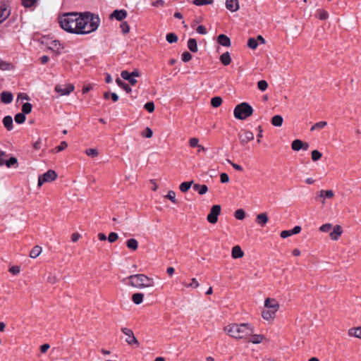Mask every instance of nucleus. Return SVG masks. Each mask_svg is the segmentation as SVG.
Masks as SVG:
<instances>
[{
    "instance_id": "1a4fd4ad",
    "label": "nucleus",
    "mask_w": 361,
    "mask_h": 361,
    "mask_svg": "<svg viewBox=\"0 0 361 361\" xmlns=\"http://www.w3.org/2000/svg\"><path fill=\"white\" fill-rule=\"evenodd\" d=\"M221 212V206L219 204L213 205L207 215V219L210 224H216L218 221V216Z\"/></svg>"
},
{
    "instance_id": "0eeeda50",
    "label": "nucleus",
    "mask_w": 361,
    "mask_h": 361,
    "mask_svg": "<svg viewBox=\"0 0 361 361\" xmlns=\"http://www.w3.org/2000/svg\"><path fill=\"white\" fill-rule=\"evenodd\" d=\"M121 331L126 336V342L128 345H135L136 346L139 345L138 340L136 338L131 329L126 327H122Z\"/></svg>"
},
{
    "instance_id": "4c0bfd02",
    "label": "nucleus",
    "mask_w": 361,
    "mask_h": 361,
    "mask_svg": "<svg viewBox=\"0 0 361 361\" xmlns=\"http://www.w3.org/2000/svg\"><path fill=\"white\" fill-rule=\"evenodd\" d=\"M311 157L313 161H317L322 158V154L319 150L314 149L312 151Z\"/></svg>"
},
{
    "instance_id": "680f3d73",
    "label": "nucleus",
    "mask_w": 361,
    "mask_h": 361,
    "mask_svg": "<svg viewBox=\"0 0 361 361\" xmlns=\"http://www.w3.org/2000/svg\"><path fill=\"white\" fill-rule=\"evenodd\" d=\"M220 180L222 183H226L229 181V177L227 173H222L220 175Z\"/></svg>"
},
{
    "instance_id": "7c9ffc66",
    "label": "nucleus",
    "mask_w": 361,
    "mask_h": 361,
    "mask_svg": "<svg viewBox=\"0 0 361 361\" xmlns=\"http://www.w3.org/2000/svg\"><path fill=\"white\" fill-rule=\"evenodd\" d=\"M192 183L193 180L183 182L180 185L179 188L182 192H186L189 190Z\"/></svg>"
},
{
    "instance_id": "774afa93",
    "label": "nucleus",
    "mask_w": 361,
    "mask_h": 361,
    "mask_svg": "<svg viewBox=\"0 0 361 361\" xmlns=\"http://www.w3.org/2000/svg\"><path fill=\"white\" fill-rule=\"evenodd\" d=\"M121 76L124 79L128 80L131 77L130 73L127 71H123L121 73Z\"/></svg>"
},
{
    "instance_id": "412c9836",
    "label": "nucleus",
    "mask_w": 361,
    "mask_h": 361,
    "mask_svg": "<svg viewBox=\"0 0 361 361\" xmlns=\"http://www.w3.org/2000/svg\"><path fill=\"white\" fill-rule=\"evenodd\" d=\"M220 61L224 66H228L231 63V54L228 51L223 53L219 58Z\"/></svg>"
},
{
    "instance_id": "e433bc0d",
    "label": "nucleus",
    "mask_w": 361,
    "mask_h": 361,
    "mask_svg": "<svg viewBox=\"0 0 361 361\" xmlns=\"http://www.w3.org/2000/svg\"><path fill=\"white\" fill-rule=\"evenodd\" d=\"M166 39L170 44L175 43L178 40V37L176 34L171 32L166 35Z\"/></svg>"
},
{
    "instance_id": "69168bd1",
    "label": "nucleus",
    "mask_w": 361,
    "mask_h": 361,
    "mask_svg": "<svg viewBox=\"0 0 361 361\" xmlns=\"http://www.w3.org/2000/svg\"><path fill=\"white\" fill-rule=\"evenodd\" d=\"M196 31L197 33L201 35H205L207 33L206 27L203 25H199L197 27Z\"/></svg>"
},
{
    "instance_id": "de8ad7c7",
    "label": "nucleus",
    "mask_w": 361,
    "mask_h": 361,
    "mask_svg": "<svg viewBox=\"0 0 361 361\" xmlns=\"http://www.w3.org/2000/svg\"><path fill=\"white\" fill-rule=\"evenodd\" d=\"M4 164L8 168L11 167L18 164V160L16 157H11L8 160L4 161Z\"/></svg>"
},
{
    "instance_id": "58836bf2",
    "label": "nucleus",
    "mask_w": 361,
    "mask_h": 361,
    "mask_svg": "<svg viewBox=\"0 0 361 361\" xmlns=\"http://www.w3.org/2000/svg\"><path fill=\"white\" fill-rule=\"evenodd\" d=\"M235 217L237 219L243 220L245 217V212L243 209H238L235 212Z\"/></svg>"
},
{
    "instance_id": "c9c22d12",
    "label": "nucleus",
    "mask_w": 361,
    "mask_h": 361,
    "mask_svg": "<svg viewBox=\"0 0 361 361\" xmlns=\"http://www.w3.org/2000/svg\"><path fill=\"white\" fill-rule=\"evenodd\" d=\"M214 0H193L192 4L195 6H204L212 4Z\"/></svg>"
},
{
    "instance_id": "79ce46f5",
    "label": "nucleus",
    "mask_w": 361,
    "mask_h": 361,
    "mask_svg": "<svg viewBox=\"0 0 361 361\" xmlns=\"http://www.w3.org/2000/svg\"><path fill=\"white\" fill-rule=\"evenodd\" d=\"M247 46L252 49H255L258 46L257 40L255 38H250L247 41Z\"/></svg>"
},
{
    "instance_id": "09e8293b",
    "label": "nucleus",
    "mask_w": 361,
    "mask_h": 361,
    "mask_svg": "<svg viewBox=\"0 0 361 361\" xmlns=\"http://www.w3.org/2000/svg\"><path fill=\"white\" fill-rule=\"evenodd\" d=\"M333 228H334V226H332L331 224L327 223V224H323L322 226H321L319 227V231L322 232H329Z\"/></svg>"
},
{
    "instance_id": "423d86ee",
    "label": "nucleus",
    "mask_w": 361,
    "mask_h": 361,
    "mask_svg": "<svg viewBox=\"0 0 361 361\" xmlns=\"http://www.w3.org/2000/svg\"><path fill=\"white\" fill-rule=\"evenodd\" d=\"M57 178V173L55 171L49 169L38 178V187H41L44 183L52 182Z\"/></svg>"
},
{
    "instance_id": "b1692460",
    "label": "nucleus",
    "mask_w": 361,
    "mask_h": 361,
    "mask_svg": "<svg viewBox=\"0 0 361 361\" xmlns=\"http://www.w3.org/2000/svg\"><path fill=\"white\" fill-rule=\"evenodd\" d=\"M188 48L194 53L198 51L197 43L195 39L190 38L188 41Z\"/></svg>"
},
{
    "instance_id": "7ed1b4c3",
    "label": "nucleus",
    "mask_w": 361,
    "mask_h": 361,
    "mask_svg": "<svg viewBox=\"0 0 361 361\" xmlns=\"http://www.w3.org/2000/svg\"><path fill=\"white\" fill-rule=\"evenodd\" d=\"M264 310L261 316L265 321L272 322L276 318V314L280 308V304L274 298H267L264 300Z\"/></svg>"
},
{
    "instance_id": "6e6552de",
    "label": "nucleus",
    "mask_w": 361,
    "mask_h": 361,
    "mask_svg": "<svg viewBox=\"0 0 361 361\" xmlns=\"http://www.w3.org/2000/svg\"><path fill=\"white\" fill-rule=\"evenodd\" d=\"M75 87L73 84H58L55 87V91L61 96L69 95Z\"/></svg>"
},
{
    "instance_id": "ea45409f",
    "label": "nucleus",
    "mask_w": 361,
    "mask_h": 361,
    "mask_svg": "<svg viewBox=\"0 0 361 361\" xmlns=\"http://www.w3.org/2000/svg\"><path fill=\"white\" fill-rule=\"evenodd\" d=\"M32 106L30 103H25L22 106V111L24 114H30L32 111Z\"/></svg>"
},
{
    "instance_id": "9d476101",
    "label": "nucleus",
    "mask_w": 361,
    "mask_h": 361,
    "mask_svg": "<svg viewBox=\"0 0 361 361\" xmlns=\"http://www.w3.org/2000/svg\"><path fill=\"white\" fill-rule=\"evenodd\" d=\"M240 145H246L249 142L254 140V133L248 130H242L238 134Z\"/></svg>"
},
{
    "instance_id": "a18cd8bd",
    "label": "nucleus",
    "mask_w": 361,
    "mask_h": 361,
    "mask_svg": "<svg viewBox=\"0 0 361 361\" xmlns=\"http://www.w3.org/2000/svg\"><path fill=\"white\" fill-rule=\"evenodd\" d=\"M12 68V65L0 59V69L3 71L10 70Z\"/></svg>"
},
{
    "instance_id": "a878e982",
    "label": "nucleus",
    "mask_w": 361,
    "mask_h": 361,
    "mask_svg": "<svg viewBox=\"0 0 361 361\" xmlns=\"http://www.w3.org/2000/svg\"><path fill=\"white\" fill-rule=\"evenodd\" d=\"M283 117L280 115H276L271 118V123L274 126L281 127L283 124Z\"/></svg>"
},
{
    "instance_id": "4d7b16f0",
    "label": "nucleus",
    "mask_w": 361,
    "mask_h": 361,
    "mask_svg": "<svg viewBox=\"0 0 361 361\" xmlns=\"http://www.w3.org/2000/svg\"><path fill=\"white\" fill-rule=\"evenodd\" d=\"M189 144L191 147H195L199 145V140L196 137H192L189 140Z\"/></svg>"
},
{
    "instance_id": "603ef678",
    "label": "nucleus",
    "mask_w": 361,
    "mask_h": 361,
    "mask_svg": "<svg viewBox=\"0 0 361 361\" xmlns=\"http://www.w3.org/2000/svg\"><path fill=\"white\" fill-rule=\"evenodd\" d=\"M192 54L188 51H185L182 54V61L183 62H188L192 59Z\"/></svg>"
},
{
    "instance_id": "cd10ccee",
    "label": "nucleus",
    "mask_w": 361,
    "mask_h": 361,
    "mask_svg": "<svg viewBox=\"0 0 361 361\" xmlns=\"http://www.w3.org/2000/svg\"><path fill=\"white\" fill-rule=\"evenodd\" d=\"M3 123L8 130H11L13 129V118L11 116H5L3 119Z\"/></svg>"
},
{
    "instance_id": "393cba45",
    "label": "nucleus",
    "mask_w": 361,
    "mask_h": 361,
    "mask_svg": "<svg viewBox=\"0 0 361 361\" xmlns=\"http://www.w3.org/2000/svg\"><path fill=\"white\" fill-rule=\"evenodd\" d=\"M42 248L39 245H35L30 251V257L32 259H35L37 257L39 256V255L42 253Z\"/></svg>"
},
{
    "instance_id": "37998d69",
    "label": "nucleus",
    "mask_w": 361,
    "mask_h": 361,
    "mask_svg": "<svg viewBox=\"0 0 361 361\" xmlns=\"http://www.w3.org/2000/svg\"><path fill=\"white\" fill-rule=\"evenodd\" d=\"M257 87L261 91H265L268 87V83L266 80H262L257 82Z\"/></svg>"
},
{
    "instance_id": "f03ea898",
    "label": "nucleus",
    "mask_w": 361,
    "mask_h": 361,
    "mask_svg": "<svg viewBox=\"0 0 361 361\" xmlns=\"http://www.w3.org/2000/svg\"><path fill=\"white\" fill-rule=\"evenodd\" d=\"M224 331L235 339L247 340L253 333L254 327L250 323H232L226 326Z\"/></svg>"
},
{
    "instance_id": "20e7f679",
    "label": "nucleus",
    "mask_w": 361,
    "mask_h": 361,
    "mask_svg": "<svg viewBox=\"0 0 361 361\" xmlns=\"http://www.w3.org/2000/svg\"><path fill=\"white\" fill-rule=\"evenodd\" d=\"M129 285L137 288H150L154 286V281L152 278L143 274H137L128 277Z\"/></svg>"
},
{
    "instance_id": "f8f14e48",
    "label": "nucleus",
    "mask_w": 361,
    "mask_h": 361,
    "mask_svg": "<svg viewBox=\"0 0 361 361\" xmlns=\"http://www.w3.org/2000/svg\"><path fill=\"white\" fill-rule=\"evenodd\" d=\"M11 15V9L8 2H1L0 4V23L7 19Z\"/></svg>"
},
{
    "instance_id": "c85d7f7f",
    "label": "nucleus",
    "mask_w": 361,
    "mask_h": 361,
    "mask_svg": "<svg viewBox=\"0 0 361 361\" xmlns=\"http://www.w3.org/2000/svg\"><path fill=\"white\" fill-rule=\"evenodd\" d=\"M304 147V142L300 140H295L291 144V148L294 151H299Z\"/></svg>"
},
{
    "instance_id": "473e14b6",
    "label": "nucleus",
    "mask_w": 361,
    "mask_h": 361,
    "mask_svg": "<svg viewBox=\"0 0 361 361\" xmlns=\"http://www.w3.org/2000/svg\"><path fill=\"white\" fill-rule=\"evenodd\" d=\"M222 102H223V100H222L221 97L216 96V97L212 98L211 105H212V106H213L214 108H217L221 105Z\"/></svg>"
},
{
    "instance_id": "864d4df0",
    "label": "nucleus",
    "mask_w": 361,
    "mask_h": 361,
    "mask_svg": "<svg viewBox=\"0 0 361 361\" xmlns=\"http://www.w3.org/2000/svg\"><path fill=\"white\" fill-rule=\"evenodd\" d=\"M145 109L149 112L152 113L154 111V104L153 102H147L145 106Z\"/></svg>"
},
{
    "instance_id": "bb28decb",
    "label": "nucleus",
    "mask_w": 361,
    "mask_h": 361,
    "mask_svg": "<svg viewBox=\"0 0 361 361\" xmlns=\"http://www.w3.org/2000/svg\"><path fill=\"white\" fill-rule=\"evenodd\" d=\"M144 294L141 293H136L132 295V301L135 305H140L143 302Z\"/></svg>"
},
{
    "instance_id": "a19ab883",
    "label": "nucleus",
    "mask_w": 361,
    "mask_h": 361,
    "mask_svg": "<svg viewBox=\"0 0 361 361\" xmlns=\"http://www.w3.org/2000/svg\"><path fill=\"white\" fill-rule=\"evenodd\" d=\"M25 121V116L23 113H18L15 116V121L21 124Z\"/></svg>"
},
{
    "instance_id": "5fc2aeb1",
    "label": "nucleus",
    "mask_w": 361,
    "mask_h": 361,
    "mask_svg": "<svg viewBox=\"0 0 361 361\" xmlns=\"http://www.w3.org/2000/svg\"><path fill=\"white\" fill-rule=\"evenodd\" d=\"M121 28L122 30V32L123 34H127L130 31V26L128 24L127 22H123L121 24Z\"/></svg>"
},
{
    "instance_id": "4be33fe9",
    "label": "nucleus",
    "mask_w": 361,
    "mask_h": 361,
    "mask_svg": "<svg viewBox=\"0 0 361 361\" xmlns=\"http://www.w3.org/2000/svg\"><path fill=\"white\" fill-rule=\"evenodd\" d=\"M251 338L248 341L250 343L253 344H259L262 343L264 339L265 336L262 334H251Z\"/></svg>"
},
{
    "instance_id": "f3484780",
    "label": "nucleus",
    "mask_w": 361,
    "mask_h": 361,
    "mask_svg": "<svg viewBox=\"0 0 361 361\" xmlns=\"http://www.w3.org/2000/svg\"><path fill=\"white\" fill-rule=\"evenodd\" d=\"M127 16V12L125 10H115L111 15L110 18H116L117 20H122Z\"/></svg>"
},
{
    "instance_id": "8fccbe9b",
    "label": "nucleus",
    "mask_w": 361,
    "mask_h": 361,
    "mask_svg": "<svg viewBox=\"0 0 361 361\" xmlns=\"http://www.w3.org/2000/svg\"><path fill=\"white\" fill-rule=\"evenodd\" d=\"M141 135H142V136H143L145 137L150 138L152 137L153 131L150 128L147 127L145 129V130L141 133Z\"/></svg>"
},
{
    "instance_id": "ddd939ff",
    "label": "nucleus",
    "mask_w": 361,
    "mask_h": 361,
    "mask_svg": "<svg viewBox=\"0 0 361 361\" xmlns=\"http://www.w3.org/2000/svg\"><path fill=\"white\" fill-rule=\"evenodd\" d=\"M343 231L340 225H336L333 228V231L330 232L329 235L332 240H338L342 235Z\"/></svg>"
},
{
    "instance_id": "bf43d9fd",
    "label": "nucleus",
    "mask_w": 361,
    "mask_h": 361,
    "mask_svg": "<svg viewBox=\"0 0 361 361\" xmlns=\"http://www.w3.org/2000/svg\"><path fill=\"white\" fill-rule=\"evenodd\" d=\"M68 147V143L66 141H62L59 146H57L55 149L56 152H61L65 149Z\"/></svg>"
},
{
    "instance_id": "3c124183",
    "label": "nucleus",
    "mask_w": 361,
    "mask_h": 361,
    "mask_svg": "<svg viewBox=\"0 0 361 361\" xmlns=\"http://www.w3.org/2000/svg\"><path fill=\"white\" fill-rule=\"evenodd\" d=\"M118 235L114 232L110 233L108 236V240L111 243L116 242L118 240Z\"/></svg>"
},
{
    "instance_id": "dca6fc26",
    "label": "nucleus",
    "mask_w": 361,
    "mask_h": 361,
    "mask_svg": "<svg viewBox=\"0 0 361 361\" xmlns=\"http://www.w3.org/2000/svg\"><path fill=\"white\" fill-rule=\"evenodd\" d=\"M348 336L351 338L361 339V326L350 328L348 330Z\"/></svg>"
},
{
    "instance_id": "6e6d98bb",
    "label": "nucleus",
    "mask_w": 361,
    "mask_h": 361,
    "mask_svg": "<svg viewBox=\"0 0 361 361\" xmlns=\"http://www.w3.org/2000/svg\"><path fill=\"white\" fill-rule=\"evenodd\" d=\"M191 281H192L190 283L185 285L186 287L196 288L200 286L198 281H197V279L195 278L192 279Z\"/></svg>"
},
{
    "instance_id": "4468645a",
    "label": "nucleus",
    "mask_w": 361,
    "mask_h": 361,
    "mask_svg": "<svg viewBox=\"0 0 361 361\" xmlns=\"http://www.w3.org/2000/svg\"><path fill=\"white\" fill-rule=\"evenodd\" d=\"M225 6L231 12H235L240 8L238 0H226Z\"/></svg>"
},
{
    "instance_id": "c03bdc74",
    "label": "nucleus",
    "mask_w": 361,
    "mask_h": 361,
    "mask_svg": "<svg viewBox=\"0 0 361 361\" xmlns=\"http://www.w3.org/2000/svg\"><path fill=\"white\" fill-rule=\"evenodd\" d=\"M85 154L89 156V157H91L92 158L94 157H96L98 156L99 154V152L96 149H93V148H90V149H87L86 151H85Z\"/></svg>"
},
{
    "instance_id": "13d9d810",
    "label": "nucleus",
    "mask_w": 361,
    "mask_h": 361,
    "mask_svg": "<svg viewBox=\"0 0 361 361\" xmlns=\"http://www.w3.org/2000/svg\"><path fill=\"white\" fill-rule=\"evenodd\" d=\"M329 17V13L327 11L324 10L319 11V18L320 20H326Z\"/></svg>"
},
{
    "instance_id": "f257e3e1",
    "label": "nucleus",
    "mask_w": 361,
    "mask_h": 361,
    "mask_svg": "<svg viewBox=\"0 0 361 361\" xmlns=\"http://www.w3.org/2000/svg\"><path fill=\"white\" fill-rule=\"evenodd\" d=\"M100 23L99 16L90 11L66 13L59 18L61 27L75 35L90 34L98 29Z\"/></svg>"
},
{
    "instance_id": "2f4dec72",
    "label": "nucleus",
    "mask_w": 361,
    "mask_h": 361,
    "mask_svg": "<svg viewBox=\"0 0 361 361\" xmlns=\"http://www.w3.org/2000/svg\"><path fill=\"white\" fill-rule=\"evenodd\" d=\"M47 281L49 284H55L58 281L57 276L52 272H49L47 276Z\"/></svg>"
},
{
    "instance_id": "72a5a7b5",
    "label": "nucleus",
    "mask_w": 361,
    "mask_h": 361,
    "mask_svg": "<svg viewBox=\"0 0 361 361\" xmlns=\"http://www.w3.org/2000/svg\"><path fill=\"white\" fill-rule=\"evenodd\" d=\"M21 4L26 8L34 6L39 0H20Z\"/></svg>"
},
{
    "instance_id": "39448f33",
    "label": "nucleus",
    "mask_w": 361,
    "mask_h": 361,
    "mask_svg": "<svg viewBox=\"0 0 361 361\" xmlns=\"http://www.w3.org/2000/svg\"><path fill=\"white\" fill-rule=\"evenodd\" d=\"M253 108L247 102H242L238 104L233 110V115L235 118L245 120L253 114Z\"/></svg>"
},
{
    "instance_id": "2eb2a0df",
    "label": "nucleus",
    "mask_w": 361,
    "mask_h": 361,
    "mask_svg": "<svg viewBox=\"0 0 361 361\" xmlns=\"http://www.w3.org/2000/svg\"><path fill=\"white\" fill-rule=\"evenodd\" d=\"M217 42L220 45H221L223 47H229L231 45V42L230 38L224 34H220L217 37Z\"/></svg>"
},
{
    "instance_id": "6ab92c4d",
    "label": "nucleus",
    "mask_w": 361,
    "mask_h": 361,
    "mask_svg": "<svg viewBox=\"0 0 361 361\" xmlns=\"http://www.w3.org/2000/svg\"><path fill=\"white\" fill-rule=\"evenodd\" d=\"M269 221V217L267 213H261L257 215L256 222L261 226H264Z\"/></svg>"
},
{
    "instance_id": "f704fd0d",
    "label": "nucleus",
    "mask_w": 361,
    "mask_h": 361,
    "mask_svg": "<svg viewBox=\"0 0 361 361\" xmlns=\"http://www.w3.org/2000/svg\"><path fill=\"white\" fill-rule=\"evenodd\" d=\"M326 125H327V123L326 121L317 122V123H316L315 124H314L311 127L310 130L311 131H314V130H319V129L324 128V127L326 126Z\"/></svg>"
},
{
    "instance_id": "9b49d317",
    "label": "nucleus",
    "mask_w": 361,
    "mask_h": 361,
    "mask_svg": "<svg viewBox=\"0 0 361 361\" xmlns=\"http://www.w3.org/2000/svg\"><path fill=\"white\" fill-rule=\"evenodd\" d=\"M334 195V192L332 190H321L317 192L316 200L321 201L322 204H324L326 198L332 199Z\"/></svg>"
},
{
    "instance_id": "338daca9",
    "label": "nucleus",
    "mask_w": 361,
    "mask_h": 361,
    "mask_svg": "<svg viewBox=\"0 0 361 361\" xmlns=\"http://www.w3.org/2000/svg\"><path fill=\"white\" fill-rule=\"evenodd\" d=\"M81 237L80 234L78 233H73L71 236V241L73 242V243H75L77 242L80 238Z\"/></svg>"
},
{
    "instance_id": "49530a36",
    "label": "nucleus",
    "mask_w": 361,
    "mask_h": 361,
    "mask_svg": "<svg viewBox=\"0 0 361 361\" xmlns=\"http://www.w3.org/2000/svg\"><path fill=\"white\" fill-rule=\"evenodd\" d=\"M165 198L169 199L173 203H176L177 202L176 199V193L173 190H169L168 192V194L166 195H165Z\"/></svg>"
},
{
    "instance_id": "aec40b11",
    "label": "nucleus",
    "mask_w": 361,
    "mask_h": 361,
    "mask_svg": "<svg viewBox=\"0 0 361 361\" xmlns=\"http://www.w3.org/2000/svg\"><path fill=\"white\" fill-rule=\"evenodd\" d=\"M244 256V252L239 245H235L231 250V257L233 259H239Z\"/></svg>"
},
{
    "instance_id": "0e129e2a",
    "label": "nucleus",
    "mask_w": 361,
    "mask_h": 361,
    "mask_svg": "<svg viewBox=\"0 0 361 361\" xmlns=\"http://www.w3.org/2000/svg\"><path fill=\"white\" fill-rule=\"evenodd\" d=\"M258 134H257V142L259 144L260 143L261 140L260 139L263 137V130L261 126H259L257 127Z\"/></svg>"
},
{
    "instance_id": "052dcab7",
    "label": "nucleus",
    "mask_w": 361,
    "mask_h": 361,
    "mask_svg": "<svg viewBox=\"0 0 361 361\" xmlns=\"http://www.w3.org/2000/svg\"><path fill=\"white\" fill-rule=\"evenodd\" d=\"M9 271L13 274V275H16L20 273V267L18 266H13L9 268Z\"/></svg>"
},
{
    "instance_id": "e2e57ef3",
    "label": "nucleus",
    "mask_w": 361,
    "mask_h": 361,
    "mask_svg": "<svg viewBox=\"0 0 361 361\" xmlns=\"http://www.w3.org/2000/svg\"><path fill=\"white\" fill-rule=\"evenodd\" d=\"M292 235L293 234L291 233V230H284V231H282L280 233V236L282 238H286Z\"/></svg>"
},
{
    "instance_id": "c756f323",
    "label": "nucleus",
    "mask_w": 361,
    "mask_h": 361,
    "mask_svg": "<svg viewBox=\"0 0 361 361\" xmlns=\"http://www.w3.org/2000/svg\"><path fill=\"white\" fill-rule=\"evenodd\" d=\"M193 188L200 195H204L208 191V187L206 185L195 184Z\"/></svg>"
},
{
    "instance_id": "5701e85b",
    "label": "nucleus",
    "mask_w": 361,
    "mask_h": 361,
    "mask_svg": "<svg viewBox=\"0 0 361 361\" xmlns=\"http://www.w3.org/2000/svg\"><path fill=\"white\" fill-rule=\"evenodd\" d=\"M127 247L133 251H135L138 247L137 240L135 238H130L126 241Z\"/></svg>"
},
{
    "instance_id": "a211bd4d",
    "label": "nucleus",
    "mask_w": 361,
    "mask_h": 361,
    "mask_svg": "<svg viewBox=\"0 0 361 361\" xmlns=\"http://www.w3.org/2000/svg\"><path fill=\"white\" fill-rule=\"evenodd\" d=\"M13 99V94L11 92L4 91L1 93L0 99L4 104H8L12 102Z\"/></svg>"
}]
</instances>
